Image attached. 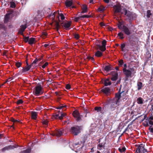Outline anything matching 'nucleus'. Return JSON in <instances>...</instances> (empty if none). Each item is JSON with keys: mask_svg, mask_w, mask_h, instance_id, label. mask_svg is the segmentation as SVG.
Masks as SVG:
<instances>
[{"mask_svg": "<svg viewBox=\"0 0 153 153\" xmlns=\"http://www.w3.org/2000/svg\"><path fill=\"white\" fill-rule=\"evenodd\" d=\"M101 91L106 95L108 94L110 92V89L109 88L107 87L104 88L102 89Z\"/></svg>", "mask_w": 153, "mask_h": 153, "instance_id": "obj_12", "label": "nucleus"}, {"mask_svg": "<svg viewBox=\"0 0 153 153\" xmlns=\"http://www.w3.org/2000/svg\"><path fill=\"white\" fill-rule=\"evenodd\" d=\"M10 6L11 7L14 8L16 6L15 3L13 1L11 2L10 3Z\"/></svg>", "mask_w": 153, "mask_h": 153, "instance_id": "obj_32", "label": "nucleus"}, {"mask_svg": "<svg viewBox=\"0 0 153 153\" xmlns=\"http://www.w3.org/2000/svg\"><path fill=\"white\" fill-rule=\"evenodd\" d=\"M102 53L99 51H98L95 53V56L97 57H100L102 55Z\"/></svg>", "mask_w": 153, "mask_h": 153, "instance_id": "obj_26", "label": "nucleus"}, {"mask_svg": "<svg viewBox=\"0 0 153 153\" xmlns=\"http://www.w3.org/2000/svg\"><path fill=\"white\" fill-rule=\"evenodd\" d=\"M149 123L151 125H153V121L150 120L149 121Z\"/></svg>", "mask_w": 153, "mask_h": 153, "instance_id": "obj_58", "label": "nucleus"}, {"mask_svg": "<svg viewBox=\"0 0 153 153\" xmlns=\"http://www.w3.org/2000/svg\"><path fill=\"white\" fill-rule=\"evenodd\" d=\"M106 42L105 40H104L102 42V45H98V48L100 50L102 51H104L106 49L105 45H106Z\"/></svg>", "mask_w": 153, "mask_h": 153, "instance_id": "obj_5", "label": "nucleus"}, {"mask_svg": "<svg viewBox=\"0 0 153 153\" xmlns=\"http://www.w3.org/2000/svg\"><path fill=\"white\" fill-rule=\"evenodd\" d=\"M42 123L44 125H47L48 124V121L47 120H43L42 121Z\"/></svg>", "mask_w": 153, "mask_h": 153, "instance_id": "obj_33", "label": "nucleus"}, {"mask_svg": "<svg viewBox=\"0 0 153 153\" xmlns=\"http://www.w3.org/2000/svg\"><path fill=\"white\" fill-rule=\"evenodd\" d=\"M29 38L28 37H25L24 38V40L25 42H29Z\"/></svg>", "mask_w": 153, "mask_h": 153, "instance_id": "obj_42", "label": "nucleus"}, {"mask_svg": "<svg viewBox=\"0 0 153 153\" xmlns=\"http://www.w3.org/2000/svg\"><path fill=\"white\" fill-rule=\"evenodd\" d=\"M105 8L102 6L99 7L97 9V11L100 12H102L104 11Z\"/></svg>", "mask_w": 153, "mask_h": 153, "instance_id": "obj_29", "label": "nucleus"}, {"mask_svg": "<svg viewBox=\"0 0 153 153\" xmlns=\"http://www.w3.org/2000/svg\"><path fill=\"white\" fill-rule=\"evenodd\" d=\"M82 13H85L87 12V7L84 4L82 5Z\"/></svg>", "mask_w": 153, "mask_h": 153, "instance_id": "obj_18", "label": "nucleus"}, {"mask_svg": "<svg viewBox=\"0 0 153 153\" xmlns=\"http://www.w3.org/2000/svg\"><path fill=\"white\" fill-rule=\"evenodd\" d=\"M16 66L19 68L21 66V64L20 63L18 62L16 63Z\"/></svg>", "mask_w": 153, "mask_h": 153, "instance_id": "obj_51", "label": "nucleus"}, {"mask_svg": "<svg viewBox=\"0 0 153 153\" xmlns=\"http://www.w3.org/2000/svg\"><path fill=\"white\" fill-rule=\"evenodd\" d=\"M23 102L22 100H18L17 102V104H21Z\"/></svg>", "mask_w": 153, "mask_h": 153, "instance_id": "obj_50", "label": "nucleus"}, {"mask_svg": "<svg viewBox=\"0 0 153 153\" xmlns=\"http://www.w3.org/2000/svg\"><path fill=\"white\" fill-rule=\"evenodd\" d=\"M27 153H29L31 152V149L30 148H29L26 150Z\"/></svg>", "mask_w": 153, "mask_h": 153, "instance_id": "obj_54", "label": "nucleus"}, {"mask_svg": "<svg viewBox=\"0 0 153 153\" xmlns=\"http://www.w3.org/2000/svg\"><path fill=\"white\" fill-rule=\"evenodd\" d=\"M122 24L121 23H119L118 24V27L120 29H122L123 28V26Z\"/></svg>", "mask_w": 153, "mask_h": 153, "instance_id": "obj_38", "label": "nucleus"}, {"mask_svg": "<svg viewBox=\"0 0 153 153\" xmlns=\"http://www.w3.org/2000/svg\"><path fill=\"white\" fill-rule=\"evenodd\" d=\"M55 27L56 29L58 30L59 28L60 27V25H59V23L57 22H55Z\"/></svg>", "mask_w": 153, "mask_h": 153, "instance_id": "obj_28", "label": "nucleus"}, {"mask_svg": "<svg viewBox=\"0 0 153 153\" xmlns=\"http://www.w3.org/2000/svg\"><path fill=\"white\" fill-rule=\"evenodd\" d=\"M144 145L143 144H141L137 147V153H144L147 152L146 150L145 149L144 147Z\"/></svg>", "mask_w": 153, "mask_h": 153, "instance_id": "obj_4", "label": "nucleus"}, {"mask_svg": "<svg viewBox=\"0 0 153 153\" xmlns=\"http://www.w3.org/2000/svg\"><path fill=\"white\" fill-rule=\"evenodd\" d=\"M9 18V14H7L6 15L4 18V22H7L8 21Z\"/></svg>", "mask_w": 153, "mask_h": 153, "instance_id": "obj_30", "label": "nucleus"}, {"mask_svg": "<svg viewBox=\"0 0 153 153\" xmlns=\"http://www.w3.org/2000/svg\"><path fill=\"white\" fill-rule=\"evenodd\" d=\"M91 17V16L87 15H85L82 16H81V17H82V18H89Z\"/></svg>", "mask_w": 153, "mask_h": 153, "instance_id": "obj_47", "label": "nucleus"}, {"mask_svg": "<svg viewBox=\"0 0 153 153\" xmlns=\"http://www.w3.org/2000/svg\"><path fill=\"white\" fill-rule=\"evenodd\" d=\"M101 108L100 107H95V110L97 111H101Z\"/></svg>", "mask_w": 153, "mask_h": 153, "instance_id": "obj_43", "label": "nucleus"}, {"mask_svg": "<svg viewBox=\"0 0 153 153\" xmlns=\"http://www.w3.org/2000/svg\"><path fill=\"white\" fill-rule=\"evenodd\" d=\"M118 74L117 73H115V74L111 78V79L112 80L114 81L117 80V79Z\"/></svg>", "mask_w": 153, "mask_h": 153, "instance_id": "obj_25", "label": "nucleus"}, {"mask_svg": "<svg viewBox=\"0 0 153 153\" xmlns=\"http://www.w3.org/2000/svg\"><path fill=\"white\" fill-rule=\"evenodd\" d=\"M33 94L36 96L40 95L43 93L42 88L40 85H38L36 86L34 88Z\"/></svg>", "mask_w": 153, "mask_h": 153, "instance_id": "obj_2", "label": "nucleus"}, {"mask_svg": "<svg viewBox=\"0 0 153 153\" xmlns=\"http://www.w3.org/2000/svg\"><path fill=\"white\" fill-rule=\"evenodd\" d=\"M123 71L124 74L127 76L132 77V73L130 71L126 70L125 68H123Z\"/></svg>", "mask_w": 153, "mask_h": 153, "instance_id": "obj_8", "label": "nucleus"}, {"mask_svg": "<svg viewBox=\"0 0 153 153\" xmlns=\"http://www.w3.org/2000/svg\"><path fill=\"white\" fill-rule=\"evenodd\" d=\"M31 118L34 120H36L37 115V114L35 111H32L31 113Z\"/></svg>", "mask_w": 153, "mask_h": 153, "instance_id": "obj_17", "label": "nucleus"}, {"mask_svg": "<svg viewBox=\"0 0 153 153\" xmlns=\"http://www.w3.org/2000/svg\"><path fill=\"white\" fill-rule=\"evenodd\" d=\"M137 86L138 87V90H139L141 89L142 87H143L142 83L140 82H138L137 83Z\"/></svg>", "mask_w": 153, "mask_h": 153, "instance_id": "obj_22", "label": "nucleus"}, {"mask_svg": "<svg viewBox=\"0 0 153 153\" xmlns=\"http://www.w3.org/2000/svg\"><path fill=\"white\" fill-rule=\"evenodd\" d=\"M130 69L131 70V71L132 73V75L133 76L135 73V71L134 70V69L133 68H131Z\"/></svg>", "mask_w": 153, "mask_h": 153, "instance_id": "obj_31", "label": "nucleus"}, {"mask_svg": "<svg viewBox=\"0 0 153 153\" xmlns=\"http://www.w3.org/2000/svg\"><path fill=\"white\" fill-rule=\"evenodd\" d=\"M43 35L45 36L47 35V33L45 32H44L43 33Z\"/></svg>", "mask_w": 153, "mask_h": 153, "instance_id": "obj_63", "label": "nucleus"}, {"mask_svg": "<svg viewBox=\"0 0 153 153\" xmlns=\"http://www.w3.org/2000/svg\"><path fill=\"white\" fill-rule=\"evenodd\" d=\"M59 114H56V115L54 116V117L56 119L58 117L59 118Z\"/></svg>", "mask_w": 153, "mask_h": 153, "instance_id": "obj_57", "label": "nucleus"}, {"mask_svg": "<svg viewBox=\"0 0 153 153\" xmlns=\"http://www.w3.org/2000/svg\"><path fill=\"white\" fill-rule=\"evenodd\" d=\"M57 13H58L59 14V16L60 17L61 19L62 20L64 19L65 17L63 15L62 13L59 14L58 12H54L53 13L51 14L50 16V17H51V18L53 19L55 15V14Z\"/></svg>", "mask_w": 153, "mask_h": 153, "instance_id": "obj_7", "label": "nucleus"}, {"mask_svg": "<svg viewBox=\"0 0 153 153\" xmlns=\"http://www.w3.org/2000/svg\"><path fill=\"white\" fill-rule=\"evenodd\" d=\"M65 107H66L65 105H62V106H58V107H57L56 108L57 109H61L62 108Z\"/></svg>", "mask_w": 153, "mask_h": 153, "instance_id": "obj_52", "label": "nucleus"}, {"mask_svg": "<svg viewBox=\"0 0 153 153\" xmlns=\"http://www.w3.org/2000/svg\"><path fill=\"white\" fill-rule=\"evenodd\" d=\"M66 88L67 89H69L70 88V85L69 84L67 85Z\"/></svg>", "mask_w": 153, "mask_h": 153, "instance_id": "obj_53", "label": "nucleus"}, {"mask_svg": "<svg viewBox=\"0 0 153 153\" xmlns=\"http://www.w3.org/2000/svg\"><path fill=\"white\" fill-rule=\"evenodd\" d=\"M31 65H28V64L27 63V66H26L25 68H23L22 70V73H26L28 71L31 67Z\"/></svg>", "mask_w": 153, "mask_h": 153, "instance_id": "obj_11", "label": "nucleus"}, {"mask_svg": "<svg viewBox=\"0 0 153 153\" xmlns=\"http://www.w3.org/2000/svg\"><path fill=\"white\" fill-rule=\"evenodd\" d=\"M16 147L12 146H10L7 147H6L2 149V152H4L7 150H8L10 149H13Z\"/></svg>", "mask_w": 153, "mask_h": 153, "instance_id": "obj_15", "label": "nucleus"}, {"mask_svg": "<svg viewBox=\"0 0 153 153\" xmlns=\"http://www.w3.org/2000/svg\"><path fill=\"white\" fill-rule=\"evenodd\" d=\"M82 129L80 126H76L72 127L71 130V133L74 135H76L80 132Z\"/></svg>", "mask_w": 153, "mask_h": 153, "instance_id": "obj_3", "label": "nucleus"}, {"mask_svg": "<svg viewBox=\"0 0 153 153\" xmlns=\"http://www.w3.org/2000/svg\"><path fill=\"white\" fill-rule=\"evenodd\" d=\"M122 30L127 35H129L131 33L130 31L128 28L125 26H123Z\"/></svg>", "mask_w": 153, "mask_h": 153, "instance_id": "obj_9", "label": "nucleus"}, {"mask_svg": "<svg viewBox=\"0 0 153 153\" xmlns=\"http://www.w3.org/2000/svg\"><path fill=\"white\" fill-rule=\"evenodd\" d=\"M11 121L14 123H16L17 122H19V120H15L13 118H12L11 119Z\"/></svg>", "mask_w": 153, "mask_h": 153, "instance_id": "obj_46", "label": "nucleus"}, {"mask_svg": "<svg viewBox=\"0 0 153 153\" xmlns=\"http://www.w3.org/2000/svg\"><path fill=\"white\" fill-rule=\"evenodd\" d=\"M123 68H125V69H126V68L127 67L126 65V64H123Z\"/></svg>", "mask_w": 153, "mask_h": 153, "instance_id": "obj_60", "label": "nucleus"}, {"mask_svg": "<svg viewBox=\"0 0 153 153\" xmlns=\"http://www.w3.org/2000/svg\"><path fill=\"white\" fill-rule=\"evenodd\" d=\"M111 84V82L109 81V79H106L105 81V86H107L108 85H110Z\"/></svg>", "mask_w": 153, "mask_h": 153, "instance_id": "obj_24", "label": "nucleus"}, {"mask_svg": "<svg viewBox=\"0 0 153 153\" xmlns=\"http://www.w3.org/2000/svg\"><path fill=\"white\" fill-rule=\"evenodd\" d=\"M62 134V130L56 131L52 134L53 135H56L57 137L61 136Z\"/></svg>", "mask_w": 153, "mask_h": 153, "instance_id": "obj_14", "label": "nucleus"}, {"mask_svg": "<svg viewBox=\"0 0 153 153\" xmlns=\"http://www.w3.org/2000/svg\"><path fill=\"white\" fill-rule=\"evenodd\" d=\"M26 28V25H22L21 26V28L19 31V32L20 34H22L23 32Z\"/></svg>", "mask_w": 153, "mask_h": 153, "instance_id": "obj_16", "label": "nucleus"}, {"mask_svg": "<svg viewBox=\"0 0 153 153\" xmlns=\"http://www.w3.org/2000/svg\"><path fill=\"white\" fill-rule=\"evenodd\" d=\"M49 45V44H45L44 45V46L45 47H46Z\"/></svg>", "mask_w": 153, "mask_h": 153, "instance_id": "obj_62", "label": "nucleus"}, {"mask_svg": "<svg viewBox=\"0 0 153 153\" xmlns=\"http://www.w3.org/2000/svg\"><path fill=\"white\" fill-rule=\"evenodd\" d=\"M74 117L76 118L77 120H79L81 119L80 116L78 111L76 110L74 111L73 113Z\"/></svg>", "mask_w": 153, "mask_h": 153, "instance_id": "obj_6", "label": "nucleus"}, {"mask_svg": "<svg viewBox=\"0 0 153 153\" xmlns=\"http://www.w3.org/2000/svg\"><path fill=\"white\" fill-rule=\"evenodd\" d=\"M125 46V44H122L121 45V48L122 49V51H123V48Z\"/></svg>", "mask_w": 153, "mask_h": 153, "instance_id": "obj_48", "label": "nucleus"}, {"mask_svg": "<svg viewBox=\"0 0 153 153\" xmlns=\"http://www.w3.org/2000/svg\"><path fill=\"white\" fill-rule=\"evenodd\" d=\"M152 14L151 13V11L150 10H148L147 11V16L148 18H149L151 15Z\"/></svg>", "mask_w": 153, "mask_h": 153, "instance_id": "obj_36", "label": "nucleus"}, {"mask_svg": "<svg viewBox=\"0 0 153 153\" xmlns=\"http://www.w3.org/2000/svg\"><path fill=\"white\" fill-rule=\"evenodd\" d=\"M123 92L121 93H118L116 94L114 98L111 100V101L112 104L111 107L113 108H115L120 105V100H124L125 99L126 96L123 94Z\"/></svg>", "mask_w": 153, "mask_h": 153, "instance_id": "obj_1", "label": "nucleus"}, {"mask_svg": "<svg viewBox=\"0 0 153 153\" xmlns=\"http://www.w3.org/2000/svg\"><path fill=\"white\" fill-rule=\"evenodd\" d=\"M126 149V148L124 147H120L118 149L119 151L120 152H124Z\"/></svg>", "mask_w": 153, "mask_h": 153, "instance_id": "obj_27", "label": "nucleus"}, {"mask_svg": "<svg viewBox=\"0 0 153 153\" xmlns=\"http://www.w3.org/2000/svg\"><path fill=\"white\" fill-rule=\"evenodd\" d=\"M82 18V17H81V16L77 17L75 18L74 20L76 21H76H77L79 19Z\"/></svg>", "mask_w": 153, "mask_h": 153, "instance_id": "obj_45", "label": "nucleus"}, {"mask_svg": "<svg viewBox=\"0 0 153 153\" xmlns=\"http://www.w3.org/2000/svg\"><path fill=\"white\" fill-rule=\"evenodd\" d=\"M72 4V2L71 0H67L65 2V5L67 7L71 6Z\"/></svg>", "mask_w": 153, "mask_h": 153, "instance_id": "obj_19", "label": "nucleus"}, {"mask_svg": "<svg viewBox=\"0 0 153 153\" xmlns=\"http://www.w3.org/2000/svg\"><path fill=\"white\" fill-rule=\"evenodd\" d=\"M110 0H104V1L106 3H108Z\"/></svg>", "mask_w": 153, "mask_h": 153, "instance_id": "obj_59", "label": "nucleus"}, {"mask_svg": "<svg viewBox=\"0 0 153 153\" xmlns=\"http://www.w3.org/2000/svg\"><path fill=\"white\" fill-rule=\"evenodd\" d=\"M105 70L106 71H108L111 70L110 67L109 66H106L105 68Z\"/></svg>", "mask_w": 153, "mask_h": 153, "instance_id": "obj_35", "label": "nucleus"}, {"mask_svg": "<svg viewBox=\"0 0 153 153\" xmlns=\"http://www.w3.org/2000/svg\"><path fill=\"white\" fill-rule=\"evenodd\" d=\"M103 146V145L102 144H100L98 145V149L100 150L101 149V148Z\"/></svg>", "mask_w": 153, "mask_h": 153, "instance_id": "obj_41", "label": "nucleus"}, {"mask_svg": "<svg viewBox=\"0 0 153 153\" xmlns=\"http://www.w3.org/2000/svg\"><path fill=\"white\" fill-rule=\"evenodd\" d=\"M122 13L123 14H124L125 15H126L129 17H130V12H127L126 10L124 9L123 10V11L122 12Z\"/></svg>", "mask_w": 153, "mask_h": 153, "instance_id": "obj_20", "label": "nucleus"}, {"mask_svg": "<svg viewBox=\"0 0 153 153\" xmlns=\"http://www.w3.org/2000/svg\"><path fill=\"white\" fill-rule=\"evenodd\" d=\"M119 65L120 66H121L122 65H123V60H120L119 61Z\"/></svg>", "mask_w": 153, "mask_h": 153, "instance_id": "obj_44", "label": "nucleus"}, {"mask_svg": "<svg viewBox=\"0 0 153 153\" xmlns=\"http://www.w3.org/2000/svg\"><path fill=\"white\" fill-rule=\"evenodd\" d=\"M71 24V22H67L65 23L63 25L64 28L66 30L69 29Z\"/></svg>", "mask_w": 153, "mask_h": 153, "instance_id": "obj_13", "label": "nucleus"}, {"mask_svg": "<svg viewBox=\"0 0 153 153\" xmlns=\"http://www.w3.org/2000/svg\"><path fill=\"white\" fill-rule=\"evenodd\" d=\"M151 132H153V128L150 127L149 128Z\"/></svg>", "mask_w": 153, "mask_h": 153, "instance_id": "obj_61", "label": "nucleus"}, {"mask_svg": "<svg viewBox=\"0 0 153 153\" xmlns=\"http://www.w3.org/2000/svg\"><path fill=\"white\" fill-rule=\"evenodd\" d=\"M118 35L121 39H123L124 38L123 34V33H120L118 34Z\"/></svg>", "mask_w": 153, "mask_h": 153, "instance_id": "obj_37", "label": "nucleus"}, {"mask_svg": "<svg viewBox=\"0 0 153 153\" xmlns=\"http://www.w3.org/2000/svg\"><path fill=\"white\" fill-rule=\"evenodd\" d=\"M149 120H153V117H151L149 118Z\"/></svg>", "mask_w": 153, "mask_h": 153, "instance_id": "obj_64", "label": "nucleus"}, {"mask_svg": "<svg viewBox=\"0 0 153 153\" xmlns=\"http://www.w3.org/2000/svg\"><path fill=\"white\" fill-rule=\"evenodd\" d=\"M114 8L115 13L120 12V6L119 4L114 6Z\"/></svg>", "mask_w": 153, "mask_h": 153, "instance_id": "obj_10", "label": "nucleus"}, {"mask_svg": "<svg viewBox=\"0 0 153 153\" xmlns=\"http://www.w3.org/2000/svg\"><path fill=\"white\" fill-rule=\"evenodd\" d=\"M100 25L102 27L105 26V25L103 22H100Z\"/></svg>", "mask_w": 153, "mask_h": 153, "instance_id": "obj_55", "label": "nucleus"}, {"mask_svg": "<svg viewBox=\"0 0 153 153\" xmlns=\"http://www.w3.org/2000/svg\"><path fill=\"white\" fill-rule=\"evenodd\" d=\"M75 37L76 39H78L79 37V35L78 34H76L75 35Z\"/></svg>", "mask_w": 153, "mask_h": 153, "instance_id": "obj_56", "label": "nucleus"}, {"mask_svg": "<svg viewBox=\"0 0 153 153\" xmlns=\"http://www.w3.org/2000/svg\"><path fill=\"white\" fill-rule=\"evenodd\" d=\"M87 59L89 60H91L92 62H94V59L93 57L88 56L87 57Z\"/></svg>", "mask_w": 153, "mask_h": 153, "instance_id": "obj_39", "label": "nucleus"}, {"mask_svg": "<svg viewBox=\"0 0 153 153\" xmlns=\"http://www.w3.org/2000/svg\"><path fill=\"white\" fill-rule=\"evenodd\" d=\"M66 115L65 113H61V116L59 117V119L61 120L62 119L63 117H64Z\"/></svg>", "mask_w": 153, "mask_h": 153, "instance_id": "obj_34", "label": "nucleus"}, {"mask_svg": "<svg viewBox=\"0 0 153 153\" xmlns=\"http://www.w3.org/2000/svg\"><path fill=\"white\" fill-rule=\"evenodd\" d=\"M34 41L35 38H31L29 39L28 42L31 45L34 43Z\"/></svg>", "mask_w": 153, "mask_h": 153, "instance_id": "obj_23", "label": "nucleus"}, {"mask_svg": "<svg viewBox=\"0 0 153 153\" xmlns=\"http://www.w3.org/2000/svg\"><path fill=\"white\" fill-rule=\"evenodd\" d=\"M38 61V60L37 59H35L31 65V66L33 64H35Z\"/></svg>", "mask_w": 153, "mask_h": 153, "instance_id": "obj_49", "label": "nucleus"}, {"mask_svg": "<svg viewBox=\"0 0 153 153\" xmlns=\"http://www.w3.org/2000/svg\"><path fill=\"white\" fill-rule=\"evenodd\" d=\"M48 64V63L47 62H45L43 65L42 66V68H45Z\"/></svg>", "mask_w": 153, "mask_h": 153, "instance_id": "obj_40", "label": "nucleus"}, {"mask_svg": "<svg viewBox=\"0 0 153 153\" xmlns=\"http://www.w3.org/2000/svg\"><path fill=\"white\" fill-rule=\"evenodd\" d=\"M143 100L141 97L138 98L137 100V103L138 104H141L143 103Z\"/></svg>", "mask_w": 153, "mask_h": 153, "instance_id": "obj_21", "label": "nucleus"}]
</instances>
